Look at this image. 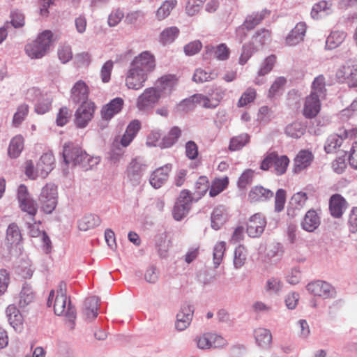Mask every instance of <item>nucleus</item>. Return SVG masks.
Here are the masks:
<instances>
[{"label":"nucleus","instance_id":"nucleus-1","mask_svg":"<svg viewBox=\"0 0 357 357\" xmlns=\"http://www.w3.org/2000/svg\"><path fill=\"white\" fill-rule=\"evenodd\" d=\"M17 198L20 207L22 211L27 213L28 218L25 219L29 235L31 237L42 236L45 243L48 244L50 242V238L44 231L40 229V221L36 222L34 216L38 211V206L36 202L31 198L27 188L24 185H20L17 190Z\"/></svg>","mask_w":357,"mask_h":357},{"label":"nucleus","instance_id":"nucleus-2","mask_svg":"<svg viewBox=\"0 0 357 357\" xmlns=\"http://www.w3.org/2000/svg\"><path fill=\"white\" fill-rule=\"evenodd\" d=\"M52 33L50 31H45L41 33L33 42L25 46L26 53L31 59H40L44 56L52 41Z\"/></svg>","mask_w":357,"mask_h":357},{"label":"nucleus","instance_id":"nucleus-3","mask_svg":"<svg viewBox=\"0 0 357 357\" xmlns=\"http://www.w3.org/2000/svg\"><path fill=\"white\" fill-rule=\"evenodd\" d=\"M289 160L286 155H278L275 151L267 152L260 165V169L268 171L273 167V172L278 175L285 173Z\"/></svg>","mask_w":357,"mask_h":357},{"label":"nucleus","instance_id":"nucleus-4","mask_svg":"<svg viewBox=\"0 0 357 357\" xmlns=\"http://www.w3.org/2000/svg\"><path fill=\"white\" fill-rule=\"evenodd\" d=\"M22 241V236L18 225L13 222L6 229L4 246L3 247V257H9L17 253V247Z\"/></svg>","mask_w":357,"mask_h":357},{"label":"nucleus","instance_id":"nucleus-5","mask_svg":"<svg viewBox=\"0 0 357 357\" xmlns=\"http://www.w3.org/2000/svg\"><path fill=\"white\" fill-rule=\"evenodd\" d=\"M27 100L34 102L35 111L38 114L49 112L52 107V97L49 93H43L39 89L31 88L26 93Z\"/></svg>","mask_w":357,"mask_h":357},{"label":"nucleus","instance_id":"nucleus-6","mask_svg":"<svg viewBox=\"0 0 357 357\" xmlns=\"http://www.w3.org/2000/svg\"><path fill=\"white\" fill-rule=\"evenodd\" d=\"M63 157L66 164H72L73 165L83 164L86 160H87L88 163L92 160V158H89L84 151L73 143H66L64 144Z\"/></svg>","mask_w":357,"mask_h":357},{"label":"nucleus","instance_id":"nucleus-7","mask_svg":"<svg viewBox=\"0 0 357 357\" xmlns=\"http://www.w3.org/2000/svg\"><path fill=\"white\" fill-rule=\"evenodd\" d=\"M54 311L56 315H64L68 320L69 327L73 329L76 319V310L67 296H56L54 299Z\"/></svg>","mask_w":357,"mask_h":357},{"label":"nucleus","instance_id":"nucleus-8","mask_svg":"<svg viewBox=\"0 0 357 357\" xmlns=\"http://www.w3.org/2000/svg\"><path fill=\"white\" fill-rule=\"evenodd\" d=\"M39 201L43 211L47 214L52 213L57 205L56 186L54 183H47L44 186L39 196Z\"/></svg>","mask_w":357,"mask_h":357},{"label":"nucleus","instance_id":"nucleus-9","mask_svg":"<svg viewBox=\"0 0 357 357\" xmlns=\"http://www.w3.org/2000/svg\"><path fill=\"white\" fill-rule=\"evenodd\" d=\"M146 169V165L142 158H133L126 168V175L127 181L132 186L139 185Z\"/></svg>","mask_w":357,"mask_h":357},{"label":"nucleus","instance_id":"nucleus-10","mask_svg":"<svg viewBox=\"0 0 357 357\" xmlns=\"http://www.w3.org/2000/svg\"><path fill=\"white\" fill-rule=\"evenodd\" d=\"M161 98V93L158 88H147L138 96L136 106L139 110L147 112L152 109Z\"/></svg>","mask_w":357,"mask_h":357},{"label":"nucleus","instance_id":"nucleus-11","mask_svg":"<svg viewBox=\"0 0 357 357\" xmlns=\"http://www.w3.org/2000/svg\"><path fill=\"white\" fill-rule=\"evenodd\" d=\"M155 67L154 56L149 52H144L136 56L130 64L132 71L137 70L144 73L145 75L152 72Z\"/></svg>","mask_w":357,"mask_h":357},{"label":"nucleus","instance_id":"nucleus-12","mask_svg":"<svg viewBox=\"0 0 357 357\" xmlns=\"http://www.w3.org/2000/svg\"><path fill=\"white\" fill-rule=\"evenodd\" d=\"M192 204V197L189 191L183 190L181 192L179 197L173 208L172 214L174 218L181 220L190 211Z\"/></svg>","mask_w":357,"mask_h":357},{"label":"nucleus","instance_id":"nucleus-13","mask_svg":"<svg viewBox=\"0 0 357 357\" xmlns=\"http://www.w3.org/2000/svg\"><path fill=\"white\" fill-rule=\"evenodd\" d=\"M195 342L198 348L208 349L219 348L227 344V340L215 333H207L196 337Z\"/></svg>","mask_w":357,"mask_h":357},{"label":"nucleus","instance_id":"nucleus-14","mask_svg":"<svg viewBox=\"0 0 357 357\" xmlns=\"http://www.w3.org/2000/svg\"><path fill=\"white\" fill-rule=\"evenodd\" d=\"M337 79L340 82L347 80L349 86H357V63L348 61L341 66L336 73Z\"/></svg>","mask_w":357,"mask_h":357},{"label":"nucleus","instance_id":"nucleus-15","mask_svg":"<svg viewBox=\"0 0 357 357\" xmlns=\"http://www.w3.org/2000/svg\"><path fill=\"white\" fill-rule=\"evenodd\" d=\"M357 135V128L351 130H344L340 134H333L330 135L325 143L324 150L327 153L335 152L336 149L340 147L342 143L343 137H352Z\"/></svg>","mask_w":357,"mask_h":357},{"label":"nucleus","instance_id":"nucleus-16","mask_svg":"<svg viewBox=\"0 0 357 357\" xmlns=\"http://www.w3.org/2000/svg\"><path fill=\"white\" fill-rule=\"evenodd\" d=\"M95 105L93 102L81 105L75 112V124L79 128H84L91 120L94 111Z\"/></svg>","mask_w":357,"mask_h":357},{"label":"nucleus","instance_id":"nucleus-17","mask_svg":"<svg viewBox=\"0 0 357 357\" xmlns=\"http://www.w3.org/2000/svg\"><path fill=\"white\" fill-rule=\"evenodd\" d=\"M193 313V305L185 303L176 315L175 328L178 331H183L186 329L191 323Z\"/></svg>","mask_w":357,"mask_h":357},{"label":"nucleus","instance_id":"nucleus-18","mask_svg":"<svg viewBox=\"0 0 357 357\" xmlns=\"http://www.w3.org/2000/svg\"><path fill=\"white\" fill-rule=\"evenodd\" d=\"M266 222L261 213L251 216L247 225V233L250 237H258L264 231Z\"/></svg>","mask_w":357,"mask_h":357},{"label":"nucleus","instance_id":"nucleus-19","mask_svg":"<svg viewBox=\"0 0 357 357\" xmlns=\"http://www.w3.org/2000/svg\"><path fill=\"white\" fill-rule=\"evenodd\" d=\"M307 290L310 294L324 298L332 297L334 293V289L330 284L321 280L309 283L307 285Z\"/></svg>","mask_w":357,"mask_h":357},{"label":"nucleus","instance_id":"nucleus-20","mask_svg":"<svg viewBox=\"0 0 357 357\" xmlns=\"http://www.w3.org/2000/svg\"><path fill=\"white\" fill-rule=\"evenodd\" d=\"M321 98L310 94L305 98L303 115L306 119H313L317 116L321 109Z\"/></svg>","mask_w":357,"mask_h":357},{"label":"nucleus","instance_id":"nucleus-21","mask_svg":"<svg viewBox=\"0 0 357 357\" xmlns=\"http://www.w3.org/2000/svg\"><path fill=\"white\" fill-rule=\"evenodd\" d=\"M172 166L171 164H166L164 166L156 169L151 174L150 184L155 189L160 188L167 181L169 173Z\"/></svg>","mask_w":357,"mask_h":357},{"label":"nucleus","instance_id":"nucleus-22","mask_svg":"<svg viewBox=\"0 0 357 357\" xmlns=\"http://www.w3.org/2000/svg\"><path fill=\"white\" fill-rule=\"evenodd\" d=\"M89 89L86 83L82 80L77 82L71 89L70 99L75 104L89 103Z\"/></svg>","mask_w":357,"mask_h":357},{"label":"nucleus","instance_id":"nucleus-23","mask_svg":"<svg viewBox=\"0 0 357 357\" xmlns=\"http://www.w3.org/2000/svg\"><path fill=\"white\" fill-rule=\"evenodd\" d=\"M54 157L52 153L43 154L36 165V172L38 176L45 178L54 169Z\"/></svg>","mask_w":357,"mask_h":357},{"label":"nucleus","instance_id":"nucleus-24","mask_svg":"<svg viewBox=\"0 0 357 357\" xmlns=\"http://www.w3.org/2000/svg\"><path fill=\"white\" fill-rule=\"evenodd\" d=\"M146 79L147 76L144 73L132 71L130 68L126 78V84L130 89L139 90L144 86Z\"/></svg>","mask_w":357,"mask_h":357},{"label":"nucleus","instance_id":"nucleus-25","mask_svg":"<svg viewBox=\"0 0 357 357\" xmlns=\"http://www.w3.org/2000/svg\"><path fill=\"white\" fill-rule=\"evenodd\" d=\"M314 159L312 153L308 150H301L294 159V172L296 174L301 172L307 168Z\"/></svg>","mask_w":357,"mask_h":357},{"label":"nucleus","instance_id":"nucleus-26","mask_svg":"<svg viewBox=\"0 0 357 357\" xmlns=\"http://www.w3.org/2000/svg\"><path fill=\"white\" fill-rule=\"evenodd\" d=\"M347 208V202L342 195L335 194L331 197L329 209L332 216L336 218H340Z\"/></svg>","mask_w":357,"mask_h":357},{"label":"nucleus","instance_id":"nucleus-27","mask_svg":"<svg viewBox=\"0 0 357 357\" xmlns=\"http://www.w3.org/2000/svg\"><path fill=\"white\" fill-rule=\"evenodd\" d=\"M178 79L174 75H165L161 77L157 82V85L155 88L160 91L161 96L165 95H169L176 86Z\"/></svg>","mask_w":357,"mask_h":357},{"label":"nucleus","instance_id":"nucleus-28","mask_svg":"<svg viewBox=\"0 0 357 357\" xmlns=\"http://www.w3.org/2000/svg\"><path fill=\"white\" fill-rule=\"evenodd\" d=\"M6 314L10 325L16 331H21L23 324V317L14 304L9 305L6 310Z\"/></svg>","mask_w":357,"mask_h":357},{"label":"nucleus","instance_id":"nucleus-29","mask_svg":"<svg viewBox=\"0 0 357 357\" xmlns=\"http://www.w3.org/2000/svg\"><path fill=\"white\" fill-rule=\"evenodd\" d=\"M124 101L121 98H115L107 104L101 110L102 117L105 120L111 119L123 108Z\"/></svg>","mask_w":357,"mask_h":357},{"label":"nucleus","instance_id":"nucleus-30","mask_svg":"<svg viewBox=\"0 0 357 357\" xmlns=\"http://www.w3.org/2000/svg\"><path fill=\"white\" fill-rule=\"evenodd\" d=\"M306 32V24L304 22L298 23L286 38L288 45L294 46L303 40Z\"/></svg>","mask_w":357,"mask_h":357},{"label":"nucleus","instance_id":"nucleus-31","mask_svg":"<svg viewBox=\"0 0 357 357\" xmlns=\"http://www.w3.org/2000/svg\"><path fill=\"white\" fill-rule=\"evenodd\" d=\"M99 298L97 296H90L84 301L83 313L86 319L92 321L97 317L98 312Z\"/></svg>","mask_w":357,"mask_h":357},{"label":"nucleus","instance_id":"nucleus-32","mask_svg":"<svg viewBox=\"0 0 357 357\" xmlns=\"http://www.w3.org/2000/svg\"><path fill=\"white\" fill-rule=\"evenodd\" d=\"M273 196V192L269 189L261 185H257L252 188L249 192L248 198L251 202H265Z\"/></svg>","mask_w":357,"mask_h":357},{"label":"nucleus","instance_id":"nucleus-33","mask_svg":"<svg viewBox=\"0 0 357 357\" xmlns=\"http://www.w3.org/2000/svg\"><path fill=\"white\" fill-rule=\"evenodd\" d=\"M320 225V218L314 210H309L301 222L302 228L309 232L314 231Z\"/></svg>","mask_w":357,"mask_h":357},{"label":"nucleus","instance_id":"nucleus-34","mask_svg":"<svg viewBox=\"0 0 357 357\" xmlns=\"http://www.w3.org/2000/svg\"><path fill=\"white\" fill-rule=\"evenodd\" d=\"M141 128V123L138 120H133L127 126L126 130L121 137V144L123 146H128L133 140Z\"/></svg>","mask_w":357,"mask_h":357},{"label":"nucleus","instance_id":"nucleus-35","mask_svg":"<svg viewBox=\"0 0 357 357\" xmlns=\"http://www.w3.org/2000/svg\"><path fill=\"white\" fill-rule=\"evenodd\" d=\"M181 135V130L177 126H174L170 129L167 135L162 139L158 146L161 149L170 148L177 142Z\"/></svg>","mask_w":357,"mask_h":357},{"label":"nucleus","instance_id":"nucleus-36","mask_svg":"<svg viewBox=\"0 0 357 357\" xmlns=\"http://www.w3.org/2000/svg\"><path fill=\"white\" fill-rule=\"evenodd\" d=\"M255 338L257 344L264 349L270 347L272 342V335L266 328H259L255 331Z\"/></svg>","mask_w":357,"mask_h":357},{"label":"nucleus","instance_id":"nucleus-37","mask_svg":"<svg viewBox=\"0 0 357 357\" xmlns=\"http://www.w3.org/2000/svg\"><path fill=\"white\" fill-rule=\"evenodd\" d=\"M101 222L100 218L94 214L84 215L78 221V228L81 231H87L98 226Z\"/></svg>","mask_w":357,"mask_h":357},{"label":"nucleus","instance_id":"nucleus-38","mask_svg":"<svg viewBox=\"0 0 357 357\" xmlns=\"http://www.w3.org/2000/svg\"><path fill=\"white\" fill-rule=\"evenodd\" d=\"M24 148V139L22 136L14 137L9 144L8 153L12 158H17Z\"/></svg>","mask_w":357,"mask_h":357},{"label":"nucleus","instance_id":"nucleus-39","mask_svg":"<svg viewBox=\"0 0 357 357\" xmlns=\"http://www.w3.org/2000/svg\"><path fill=\"white\" fill-rule=\"evenodd\" d=\"M271 32L266 29L257 30L252 36V43L255 46V49H259L270 40Z\"/></svg>","mask_w":357,"mask_h":357},{"label":"nucleus","instance_id":"nucleus-40","mask_svg":"<svg viewBox=\"0 0 357 357\" xmlns=\"http://www.w3.org/2000/svg\"><path fill=\"white\" fill-rule=\"evenodd\" d=\"M269 13V11L267 10H263L260 13H252L247 17L244 22V26H245L247 30L254 29L255 26L259 24Z\"/></svg>","mask_w":357,"mask_h":357},{"label":"nucleus","instance_id":"nucleus-41","mask_svg":"<svg viewBox=\"0 0 357 357\" xmlns=\"http://www.w3.org/2000/svg\"><path fill=\"white\" fill-rule=\"evenodd\" d=\"M326 92L325 78L323 75H319L312 82L310 94L324 99L326 96Z\"/></svg>","mask_w":357,"mask_h":357},{"label":"nucleus","instance_id":"nucleus-42","mask_svg":"<svg viewBox=\"0 0 357 357\" xmlns=\"http://www.w3.org/2000/svg\"><path fill=\"white\" fill-rule=\"evenodd\" d=\"M34 298V294L31 287L28 284H24L20 293L18 297V305L20 307L23 308L31 303Z\"/></svg>","mask_w":357,"mask_h":357},{"label":"nucleus","instance_id":"nucleus-43","mask_svg":"<svg viewBox=\"0 0 357 357\" xmlns=\"http://www.w3.org/2000/svg\"><path fill=\"white\" fill-rule=\"evenodd\" d=\"M345 33L342 31H333L328 36L326 40V48L333 50L338 47L344 40Z\"/></svg>","mask_w":357,"mask_h":357},{"label":"nucleus","instance_id":"nucleus-44","mask_svg":"<svg viewBox=\"0 0 357 357\" xmlns=\"http://www.w3.org/2000/svg\"><path fill=\"white\" fill-rule=\"evenodd\" d=\"M217 77L218 73L215 71L207 73L202 68H198L194 73L192 80L196 83H204L213 80Z\"/></svg>","mask_w":357,"mask_h":357},{"label":"nucleus","instance_id":"nucleus-45","mask_svg":"<svg viewBox=\"0 0 357 357\" xmlns=\"http://www.w3.org/2000/svg\"><path fill=\"white\" fill-rule=\"evenodd\" d=\"M305 132V126L298 121L293 122L285 128L286 135L295 139L300 138L304 135Z\"/></svg>","mask_w":357,"mask_h":357},{"label":"nucleus","instance_id":"nucleus-46","mask_svg":"<svg viewBox=\"0 0 357 357\" xmlns=\"http://www.w3.org/2000/svg\"><path fill=\"white\" fill-rule=\"evenodd\" d=\"M211 227L215 229H219L226 221V214L222 207L215 208L211 213Z\"/></svg>","mask_w":357,"mask_h":357},{"label":"nucleus","instance_id":"nucleus-47","mask_svg":"<svg viewBox=\"0 0 357 357\" xmlns=\"http://www.w3.org/2000/svg\"><path fill=\"white\" fill-rule=\"evenodd\" d=\"M179 30L176 26H172L163 30L160 35V42L163 44L172 43L178 36Z\"/></svg>","mask_w":357,"mask_h":357},{"label":"nucleus","instance_id":"nucleus-48","mask_svg":"<svg viewBox=\"0 0 357 357\" xmlns=\"http://www.w3.org/2000/svg\"><path fill=\"white\" fill-rule=\"evenodd\" d=\"M249 140L250 136L246 133L234 137L230 140L229 149L232 151L240 150L248 143Z\"/></svg>","mask_w":357,"mask_h":357},{"label":"nucleus","instance_id":"nucleus-49","mask_svg":"<svg viewBox=\"0 0 357 357\" xmlns=\"http://www.w3.org/2000/svg\"><path fill=\"white\" fill-rule=\"evenodd\" d=\"M176 0H167L163 2L161 6L158 9L156 16L159 20H162L167 17L176 6Z\"/></svg>","mask_w":357,"mask_h":357},{"label":"nucleus","instance_id":"nucleus-50","mask_svg":"<svg viewBox=\"0 0 357 357\" xmlns=\"http://www.w3.org/2000/svg\"><path fill=\"white\" fill-rule=\"evenodd\" d=\"M331 6V3L326 1H321L317 3H315L311 11V16L313 19H319L321 15H319L321 13H326V14H328V10H330Z\"/></svg>","mask_w":357,"mask_h":357},{"label":"nucleus","instance_id":"nucleus-51","mask_svg":"<svg viewBox=\"0 0 357 357\" xmlns=\"http://www.w3.org/2000/svg\"><path fill=\"white\" fill-rule=\"evenodd\" d=\"M197 94H195L188 98L181 100L177 105V109L181 112L192 110L197 104Z\"/></svg>","mask_w":357,"mask_h":357},{"label":"nucleus","instance_id":"nucleus-52","mask_svg":"<svg viewBox=\"0 0 357 357\" xmlns=\"http://www.w3.org/2000/svg\"><path fill=\"white\" fill-rule=\"evenodd\" d=\"M225 242L221 241L217 243L214 247L213 263L215 265V268H218V266L220 264L222 260L224 252L225 251Z\"/></svg>","mask_w":357,"mask_h":357},{"label":"nucleus","instance_id":"nucleus-53","mask_svg":"<svg viewBox=\"0 0 357 357\" xmlns=\"http://www.w3.org/2000/svg\"><path fill=\"white\" fill-rule=\"evenodd\" d=\"M275 61L276 57L275 55L271 54L267 56L261 64V66L258 72V75L264 76L271 72L275 65Z\"/></svg>","mask_w":357,"mask_h":357},{"label":"nucleus","instance_id":"nucleus-54","mask_svg":"<svg viewBox=\"0 0 357 357\" xmlns=\"http://www.w3.org/2000/svg\"><path fill=\"white\" fill-rule=\"evenodd\" d=\"M282 282L280 279L277 278H269L266 284V291L270 294H277L282 289Z\"/></svg>","mask_w":357,"mask_h":357},{"label":"nucleus","instance_id":"nucleus-55","mask_svg":"<svg viewBox=\"0 0 357 357\" xmlns=\"http://www.w3.org/2000/svg\"><path fill=\"white\" fill-rule=\"evenodd\" d=\"M29 112L27 105L23 104L17 107V112L15 113L13 123L15 126H18L24 119Z\"/></svg>","mask_w":357,"mask_h":357},{"label":"nucleus","instance_id":"nucleus-56","mask_svg":"<svg viewBox=\"0 0 357 357\" xmlns=\"http://www.w3.org/2000/svg\"><path fill=\"white\" fill-rule=\"evenodd\" d=\"M228 184L227 178L218 179L213 182L210 190L209 195L211 197H215L225 190Z\"/></svg>","mask_w":357,"mask_h":357},{"label":"nucleus","instance_id":"nucleus-57","mask_svg":"<svg viewBox=\"0 0 357 357\" xmlns=\"http://www.w3.org/2000/svg\"><path fill=\"white\" fill-rule=\"evenodd\" d=\"M254 177V171L251 169H247L243 172L238 181V186L239 188L243 189L247 185L251 184Z\"/></svg>","mask_w":357,"mask_h":357},{"label":"nucleus","instance_id":"nucleus-58","mask_svg":"<svg viewBox=\"0 0 357 357\" xmlns=\"http://www.w3.org/2000/svg\"><path fill=\"white\" fill-rule=\"evenodd\" d=\"M246 259L245 248L243 246H238L234 252V265L236 268H240L243 266Z\"/></svg>","mask_w":357,"mask_h":357},{"label":"nucleus","instance_id":"nucleus-59","mask_svg":"<svg viewBox=\"0 0 357 357\" xmlns=\"http://www.w3.org/2000/svg\"><path fill=\"white\" fill-rule=\"evenodd\" d=\"M257 50H258V49H255V46L253 45L252 43L243 45L242 47V53L239 58V63L242 65L245 64L253 52Z\"/></svg>","mask_w":357,"mask_h":357},{"label":"nucleus","instance_id":"nucleus-60","mask_svg":"<svg viewBox=\"0 0 357 357\" xmlns=\"http://www.w3.org/2000/svg\"><path fill=\"white\" fill-rule=\"evenodd\" d=\"M159 274L160 272L156 266L151 265L146 270L144 279L149 283L155 284L158 280Z\"/></svg>","mask_w":357,"mask_h":357},{"label":"nucleus","instance_id":"nucleus-61","mask_svg":"<svg viewBox=\"0 0 357 357\" xmlns=\"http://www.w3.org/2000/svg\"><path fill=\"white\" fill-rule=\"evenodd\" d=\"M209 183L206 176H200L195 183V192L199 195H204L208 190Z\"/></svg>","mask_w":357,"mask_h":357},{"label":"nucleus","instance_id":"nucleus-62","mask_svg":"<svg viewBox=\"0 0 357 357\" xmlns=\"http://www.w3.org/2000/svg\"><path fill=\"white\" fill-rule=\"evenodd\" d=\"M286 201V192L283 189H278L275 197V211L280 212L283 210Z\"/></svg>","mask_w":357,"mask_h":357},{"label":"nucleus","instance_id":"nucleus-63","mask_svg":"<svg viewBox=\"0 0 357 357\" xmlns=\"http://www.w3.org/2000/svg\"><path fill=\"white\" fill-rule=\"evenodd\" d=\"M256 92L254 89L248 88L241 96L238 102V107H243L251 102L255 98Z\"/></svg>","mask_w":357,"mask_h":357},{"label":"nucleus","instance_id":"nucleus-64","mask_svg":"<svg viewBox=\"0 0 357 357\" xmlns=\"http://www.w3.org/2000/svg\"><path fill=\"white\" fill-rule=\"evenodd\" d=\"M59 59L63 63H66L73 57L71 47L69 45H63L58 50Z\"/></svg>","mask_w":357,"mask_h":357}]
</instances>
